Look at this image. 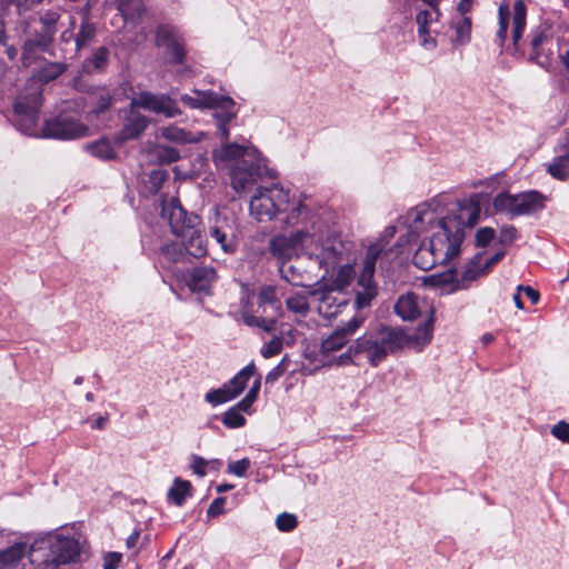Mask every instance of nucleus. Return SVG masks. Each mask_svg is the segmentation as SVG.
Instances as JSON below:
<instances>
[{"instance_id": "obj_1", "label": "nucleus", "mask_w": 569, "mask_h": 569, "mask_svg": "<svg viewBox=\"0 0 569 569\" xmlns=\"http://www.w3.org/2000/svg\"><path fill=\"white\" fill-rule=\"evenodd\" d=\"M308 197L284 188L278 182L258 186L249 201V214L258 222L279 223L292 231L279 234L269 242V251L278 264L306 257L313 266H332L339 246L347 241L325 228L307 203Z\"/></svg>"}, {"instance_id": "obj_2", "label": "nucleus", "mask_w": 569, "mask_h": 569, "mask_svg": "<svg viewBox=\"0 0 569 569\" xmlns=\"http://www.w3.org/2000/svg\"><path fill=\"white\" fill-rule=\"evenodd\" d=\"M452 214V210H448L441 198H433L430 201L416 206L407 211L399 219V226H389L381 233L380 238L370 244L367 249L366 257L362 262V269L357 280L355 306L357 309H363L370 306L372 299L377 296V284L373 281L376 266L382 272L387 271V264L390 263L401 251H393L389 244L398 228L405 229L395 244L397 248L403 244L417 242L420 237L428 239L435 230H443L442 223Z\"/></svg>"}, {"instance_id": "obj_3", "label": "nucleus", "mask_w": 569, "mask_h": 569, "mask_svg": "<svg viewBox=\"0 0 569 569\" xmlns=\"http://www.w3.org/2000/svg\"><path fill=\"white\" fill-rule=\"evenodd\" d=\"M337 252H341V256L335 253L332 266L317 267L321 273L316 274L319 278L317 288L310 289L319 315L327 319L337 317L348 306L349 296L345 289L350 286L356 273L357 256L352 243L347 241L339 246Z\"/></svg>"}, {"instance_id": "obj_4", "label": "nucleus", "mask_w": 569, "mask_h": 569, "mask_svg": "<svg viewBox=\"0 0 569 569\" xmlns=\"http://www.w3.org/2000/svg\"><path fill=\"white\" fill-rule=\"evenodd\" d=\"M80 555L79 540L58 530L36 537L28 551V558L36 569H61L77 562Z\"/></svg>"}, {"instance_id": "obj_5", "label": "nucleus", "mask_w": 569, "mask_h": 569, "mask_svg": "<svg viewBox=\"0 0 569 569\" xmlns=\"http://www.w3.org/2000/svg\"><path fill=\"white\" fill-rule=\"evenodd\" d=\"M488 196L473 193L469 198L457 202L452 214L442 223L443 230H435L428 236L427 242L432 244L435 238L449 248L448 262L459 256L460 247L465 239V228H472L480 219L481 207L487 202Z\"/></svg>"}, {"instance_id": "obj_6", "label": "nucleus", "mask_w": 569, "mask_h": 569, "mask_svg": "<svg viewBox=\"0 0 569 569\" xmlns=\"http://www.w3.org/2000/svg\"><path fill=\"white\" fill-rule=\"evenodd\" d=\"M281 313L282 306L274 286L263 284L257 293L250 292L247 287L242 288L240 316L246 326L272 332Z\"/></svg>"}, {"instance_id": "obj_7", "label": "nucleus", "mask_w": 569, "mask_h": 569, "mask_svg": "<svg viewBox=\"0 0 569 569\" xmlns=\"http://www.w3.org/2000/svg\"><path fill=\"white\" fill-rule=\"evenodd\" d=\"M402 335L396 328L382 327L376 332L358 338L338 357V363L351 361L352 355L363 353L372 366H378L389 352L401 349Z\"/></svg>"}, {"instance_id": "obj_8", "label": "nucleus", "mask_w": 569, "mask_h": 569, "mask_svg": "<svg viewBox=\"0 0 569 569\" xmlns=\"http://www.w3.org/2000/svg\"><path fill=\"white\" fill-rule=\"evenodd\" d=\"M545 196L538 191H526L518 194L508 192L498 193L492 206L497 212L505 213L510 218L533 214L545 207Z\"/></svg>"}, {"instance_id": "obj_9", "label": "nucleus", "mask_w": 569, "mask_h": 569, "mask_svg": "<svg viewBox=\"0 0 569 569\" xmlns=\"http://www.w3.org/2000/svg\"><path fill=\"white\" fill-rule=\"evenodd\" d=\"M527 8L522 0H517L513 4L512 14L507 6L499 7V29L497 31V41L502 47L507 40V31L511 20V39L513 52H522V34L526 29Z\"/></svg>"}, {"instance_id": "obj_10", "label": "nucleus", "mask_w": 569, "mask_h": 569, "mask_svg": "<svg viewBox=\"0 0 569 569\" xmlns=\"http://www.w3.org/2000/svg\"><path fill=\"white\" fill-rule=\"evenodd\" d=\"M41 106V92L34 89L26 96H19L14 101V123L20 132L38 137V111Z\"/></svg>"}, {"instance_id": "obj_11", "label": "nucleus", "mask_w": 569, "mask_h": 569, "mask_svg": "<svg viewBox=\"0 0 569 569\" xmlns=\"http://www.w3.org/2000/svg\"><path fill=\"white\" fill-rule=\"evenodd\" d=\"M156 44L163 50L170 63H181L186 57L184 39L180 31L170 24L160 26L156 34Z\"/></svg>"}, {"instance_id": "obj_12", "label": "nucleus", "mask_w": 569, "mask_h": 569, "mask_svg": "<svg viewBox=\"0 0 569 569\" xmlns=\"http://www.w3.org/2000/svg\"><path fill=\"white\" fill-rule=\"evenodd\" d=\"M131 106L142 108L169 119L182 113L178 107V102L164 93L141 92L131 100Z\"/></svg>"}, {"instance_id": "obj_13", "label": "nucleus", "mask_w": 569, "mask_h": 569, "mask_svg": "<svg viewBox=\"0 0 569 569\" xmlns=\"http://www.w3.org/2000/svg\"><path fill=\"white\" fill-rule=\"evenodd\" d=\"M88 127L72 117L61 116L44 123L42 136L46 138L71 140L87 136Z\"/></svg>"}, {"instance_id": "obj_14", "label": "nucleus", "mask_w": 569, "mask_h": 569, "mask_svg": "<svg viewBox=\"0 0 569 569\" xmlns=\"http://www.w3.org/2000/svg\"><path fill=\"white\" fill-rule=\"evenodd\" d=\"M261 176L262 166L258 157L247 164L237 162L230 170L231 187L237 193L249 192L261 179Z\"/></svg>"}, {"instance_id": "obj_15", "label": "nucleus", "mask_w": 569, "mask_h": 569, "mask_svg": "<svg viewBox=\"0 0 569 569\" xmlns=\"http://www.w3.org/2000/svg\"><path fill=\"white\" fill-rule=\"evenodd\" d=\"M395 312L405 321H413L419 317L428 318L435 315L432 305L415 292H407L398 298Z\"/></svg>"}, {"instance_id": "obj_16", "label": "nucleus", "mask_w": 569, "mask_h": 569, "mask_svg": "<svg viewBox=\"0 0 569 569\" xmlns=\"http://www.w3.org/2000/svg\"><path fill=\"white\" fill-rule=\"evenodd\" d=\"M226 141L223 140L222 146L213 151V160L217 166H228L231 169L237 162L247 164L258 157V150L254 147L227 143Z\"/></svg>"}, {"instance_id": "obj_17", "label": "nucleus", "mask_w": 569, "mask_h": 569, "mask_svg": "<svg viewBox=\"0 0 569 569\" xmlns=\"http://www.w3.org/2000/svg\"><path fill=\"white\" fill-rule=\"evenodd\" d=\"M162 217L168 220L171 231L178 237L189 228V224H201L197 214H189L179 199L170 198L162 201Z\"/></svg>"}, {"instance_id": "obj_18", "label": "nucleus", "mask_w": 569, "mask_h": 569, "mask_svg": "<svg viewBox=\"0 0 569 569\" xmlns=\"http://www.w3.org/2000/svg\"><path fill=\"white\" fill-rule=\"evenodd\" d=\"M209 233L226 253L234 252L237 248V236L233 218L216 212L209 227Z\"/></svg>"}, {"instance_id": "obj_19", "label": "nucleus", "mask_w": 569, "mask_h": 569, "mask_svg": "<svg viewBox=\"0 0 569 569\" xmlns=\"http://www.w3.org/2000/svg\"><path fill=\"white\" fill-rule=\"evenodd\" d=\"M449 248H445L442 242L435 238L432 244L422 240L413 254V263L421 270H430L437 264L448 263Z\"/></svg>"}, {"instance_id": "obj_20", "label": "nucleus", "mask_w": 569, "mask_h": 569, "mask_svg": "<svg viewBox=\"0 0 569 569\" xmlns=\"http://www.w3.org/2000/svg\"><path fill=\"white\" fill-rule=\"evenodd\" d=\"M362 317H352L345 326L337 328L321 342L320 353L329 357L347 345L350 338L363 323Z\"/></svg>"}, {"instance_id": "obj_21", "label": "nucleus", "mask_w": 569, "mask_h": 569, "mask_svg": "<svg viewBox=\"0 0 569 569\" xmlns=\"http://www.w3.org/2000/svg\"><path fill=\"white\" fill-rule=\"evenodd\" d=\"M212 117L216 121L217 131L222 140H228L230 136L229 123L237 118L238 110L236 102L228 96H217V101L213 102Z\"/></svg>"}, {"instance_id": "obj_22", "label": "nucleus", "mask_w": 569, "mask_h": 569, "mask_svg": "<svg viewBox=\"0 0 569 569\" xmlns=\"http://www.w3.org/2000/svg\"><path fill=\"white\" fill-rule=\"evenodd\" d=\"M435 315L425 318L423 322L413 331L396 328L402 335L401 349L413 348L420 351L431 342L433 336Z\"/></svg>"}, {"instance_id": "obj_23", "label": "nucleus", "mask_w": 569, "mask_h": 569, "mask_svg": "<svg viewBox=\"0 0 569 569\" xmlns=\"http://www.w3.org/2000/svg\"><path fill=\"white\" fill-rule=\"evenodd\" d=\"M440 17V11L432 12L426 9L418 10L416 14L415 21L419 44L427 51H433L438 46V41L432 34L430 27L432 23L438 22Z\"/></svg>"}, {"instance_id": "obj_24", "label": "nucleus", "mask_w": 569, "mask_h": 569, "mask_svg": "<svg viewBox=\"0 0 569 569\" xmlns=\"http://www.w3.org/2000/svg\"><path fill=\"white\" fill-rule=\"evenodd\" d=\"M139 107H132L124 119L123 127L120 132L116 136V140L119 144L127 140H133L139 138L149 126V119L141 114L137 109Z\"/></svg>"}, {"instance_id": "obj_25", "label": "nucleus", "mask_w": 569, "mask_h": 569, "mask_svg": "<svg viewBox=\"0 0 569 569\" xmlns=\"http://www.w3.org/2000/svg\"><path fill=\"white\" fill-rule=\"evenodd\" d=\"M178 238L181 239L188 257L201 258L207 254V241L201 224H189Z\"/></svg>"}, {"instance_id": "obj_26", "label": "nucleus", "mask_w": 569, "mask_h": 569, "mask_svg": "<svg viewBox=\"0 0 569 569\" xmlns=\"http://www.w3.org/2000/svg\"><path fill=\"white\" fill-rule=\"evenodd\" d=\"M530 40V47L532 52L530 53V60L543 66L547 61V46L551 41V32L549 27L539 26L532 30Z\"/></svg>"}, {"instance_id": "obj_27", "label": "nucleus", "mask_w": 569, "mask_h": 569, "mask_svg": "<svg viewBox=\"0 0 569 569\" xmlns=\"http://www.w3.org/2000/svg\"><path fill=\"white\" fill-rule=\"evenodd\" d=\"M505 256V251L500 250L490 258L478 253L471 260V263L463 271L461 281H473L478 277L486 274L499 260Z\"/></svg>"}, {"instance_id": "obj_28", "label": "nucleus", "mask_w": 569, "mask_h": 569, "mask_svg": "<svg viewBox=\"0 0 569 569\" xmlns=\"http://www.w3.org/2000/svg\"><path fill=\"white\" fill-rule=\"evenodd\" d=\"M159 137L172 143L187 144L201 141L204 133L202 131H191L170 124L159 129Z\"/></svg>"}, {"instance_id": "obj_29", "label": "nucleus", "mask_w": 569, "mask_h": 569, "mask_svg": "<svg viewBox=\"0 0 569 569\" xmlns=\"http://www.w3.org/2000/svg\"><path fill=\"white\" fill-rule=\"evenodd\" d=\"M217 279V273L212 267H198L190 273L187 283L192 291L208 293L212 283Z\"/></svg>"}, {"instance_id": "obj_30", "label": "nucleus", "mask_w": 569, "mask_h": 569, "mask_svg": "<svg viewBox=\"0 0 569 569\" xmlns=\"http://www.w3.org/2000/svg\"><path fill=\"white\" fill-rule=\"evenodd\" d=\"M218 93L212 90L192 89L190 93L180 96V101L190 109L204 110L213 107Z\"/></svg>"}, {"instance_id": "obj_31", "label": "nucleus", "mask_w": 569, "mask_h": 569, "mask_svg": "<svg viewBox=\"0 0 569 569\" xmlns=\"http://www.w3.org/2000/svg\"><path fill=\"white\" fill-rule=\"evenodd\" d=\"M295 341V331L291 328L282 329L279 335H273L269 341L263 343L260 349V355L264 359H270L279 355L284 345L290 346L293 345Z\"/></svg>"}, {"instance_id": "obj_32", "label": "nucleus", "mask_w": 569, "mask_h": 569, "mask_svg": "<svg viewBox=\"0 0 569 569\" xmlns=\"http://www.w3.org/2000/svg\"><path fill=\"white\" fill-rule=\"evenodd\" d=\"M310 290L295 291L286 298L287 310L290 311L296 319L306 318L310 312L309 303Z\"/></svg>"}, {"instance_id": "obj_33", "label": "nucleus", "mask_w": 569, "mask_h": 569, "mask_svg": "<svg viewBox=\"0 0 569 569\" xmlns=\"http://www.w3.org/2000/svg\"><path fill=\"white\" fill-rule=\"evenodd\" d=\"M161 258L159 260L162 268H169L170 263L176 262H186L188 260V254L183 247L182 241L177 242H167L160 247Z\"/></svg>"}, {"instance_id": "obj_34", "label": "nucleus", "mask_w": 569, "mask_h": 569, "mask_svg": "<svg viewBox=\"0 0 569 569\" xmlns=\"http://www.w3.org/2000/svg\"><path fill=\"white\" fill-rule=\"evenodd\" d=\"M29 546L27 542H16L0 551L1 569H13L20 560L28 555Z\"/></svg>"}, {"instance_id": "obj_35", "label": "nucleus", "mask_w": 569, "mask_h": 569, "mask_svg": "<svg viewBox=\"0 0 569 569\" xmlns=\"http://www.w3.org/2000/svg\"><path fill=\"white\" fill-rule=\"evenodd\" d=\"M451 28L455 30V36L451 43L456 47H463L471 41V19L466 14L451 21Z\"/></svg>"}, {"instance_id": "obj_36", "label": "nucleus", "mask_w": 569, "mask_h": 569, "mask_svg": "<svg viewBox=\"0 0 569 569\" xmlns=\"http://www.w3.org/2000/svg\"><path fill=\"white\" fill-rule=\"evenodd\" d=\"M254 375L256 366L254 362L251 361L244 368H242L229 382L224 383V386L231 392V397L236 399L239 395H241L246 389L248 381Z\"/></svg>"}, {"instance_id": "obj_37", "label": "nucleus", "mask_w": 569, "mask_h": 569, "mask_svg": "<svg viewBox=\"0 0 569 569\" xmlns=\"http://www.w3.org/2000/svg\"><path fill=\"white\" fill-rule=\"evenodd\" d=\"M191 482L181 478H176L169 488L167 498L176 506H182L186 500L191 497Z\"/></svg>"}, {"instance_id": "obj_38", "label": "nucleus", "mask_w": 569, "mask_h": 569, "mask_svg": "<svg viewBox=\"0 0 569 569\" xmlns=\"http://www.w3.org/2000/svg\"><path fill=\"white\" fill-rule=\"evenodd\" d=\"M278 270L281 278L292 283L293 286H303L306 273L311 272V270H301V268L297 263H292V261H284L279 263Z\"/></svg>"}, {"instance_id": "obj_39", "label": "nucleus", "mask_w": 569, "mask_h": 569, "mask_svg": "<svg viewBox=\"0 0 569 569\" xmlns=\"http://www.w3.org/2000/svg\"><path fill=\"white\" fill-rule=\"evenodd\" d=\"M549 174L558 180H566L569 178V148L565 149L562 153L556 156L548 164Z\"/></svg>"}, {"instance_id": "obj_40", "label": "nucleus", "mask_w": 569, "mask_h": 569, "mask_svg": "<svg viewBox=\"0 0 569 569\" xmlns=\"http://www.w3.org/2000/svg\"><path fill=\"white\" fill-rule=\"evenodd\" d=\"M109 50L106 47L98 48L90 58L82 63L86 73H94L104 70L108 64Z\"/></svg>"}, {"instance_id": "obj_41", "label": "nucleus", "mask_w": 569, "mask_h": 569, "mask_svg": "<svg viewBox=\"0 0 569 569\" xmlns=\"http://www.w3.org/2000/svg\"><path fill=\"white\" fill-rule=\"evenodd\" d=\"M60 19V14L58 11L49 10L46 11L40 20L43 24V36L38 41V46L40 47H47L53 39V36L56 33L54 26Z\"/></svg>"}, {"instance_id": "obj_42", "label": "nucleus", "mask_w": 569, "mask_h": 569, "mask_svg": "<svg viewBox=\"0 0 569 569\" xmlns=\"http://www.w3.org/2000/svg\"><path fill=\"white\" fill-rule=\"evenodd\" d=\"M118 10L124 21H134L144 12L142 0H116Z\"/></svg>"}, {"instance_id": "obj_43", "label": "nucleus", "mask_w": 569, "mask_h": 569, "mask_svg": "<svg viewBox=\"0 0 569 569\" xmlns=\"http://www.w3.org/2000/svg\"><path fill=\"white\" fill-rule=\"evenodd\" d=\"M86 150L96 158L101 160H110L116 157V151L111 146L110 141L106 138H102L92 143H88L86 146Z\"/></svg>"}, {"instance_id": "obj_44", "label": "nucleus", "mask_w": 569, "mask_h": 569, "mask_svg": "<svg viewBox=\"0 0 569 569\" xmlns=\"http://www.w3.org/2000/svg\"><path fill=\"white\" fill-rule=\"evenodd\" d=\"M96 32L97 30L93 23L89 22L88 20L82 21L76 36L77 51H80L90 44L96 37Z\"/></svg>"}, {"instance_id": "obj_45", "label": "nucleus", "mask_w": 569, "mask_h": 569, "mask_svg": "<svg viewBox=\"0 0 569 569\" xmlns=\"http://www.w3.org/2000/svg\"><path fill=\"white\" fill-rule=\"evenodd\" d=\"M152 152L161 163H172L180 159L179 150L167 144H157Z\"/></svg>"}, {"instance_id": "obj_46", "label": "nucleus", "mask_w": 569, "mask_h": 569, "mask_svg": "<svg viewBox=\"0 0 569 569\" xmlns=\"http://www.w3.org/2000/svg\"><path fill=\"white\" fill-rule=\"evenodd\" d=\"M204 399L207 402H209L211 406L216 407L221 403L228 402L230 400H233L234 398L231 397V392L229 389L223 385L222 387L218 389L210 390L206 393Z\"/></svg>"}, {"instance_id": "obj_47", "label": "nucleus", "mask_w": 569, "mask_h": 569, "mask_svg": "<svg viewBox=\"0 0 569 569\" xmlns=\"http://www.w3.org/2000/svg\"><path fill=\"white\" fill-rule=\"evenodd\" d=\"M221 421L227 428L237 429L243 427L247 420L240 411L231 407L222 415Z\"/></svg>"}, {"instance_id": "obj_48", "label": "nucleus", "mask_w": 569, "mask_h": 569, "mask_svg": "<svg viewBox=\"0 0 569 569\" xmlns=\"http://www.w3.org/2000/svg\"><path fill=\"white\" fill-rule=\"evenodd\" d=\"M167 179L168 173L166 170L154 169L149 173L148 179L146 181V187L149 190V192L157 193L161 189L163 182Z\"/></svg>"}, {"instance_id": "obj_49", "label": "nucleus", "mask_w": 569, "mask_h": 569, "mask_svg": "<svg viewBox=\"0 0 569 569\" xmlns=\"http://www.w3.org/2000/svg\"><path fill=\"white\" fill-rule=\"evenodd\" d=\"M66 71V66L59 62H51L46 64L40 71V80L49 82L54 80Z\"/></svg>"}, {"instance_id": "obj_50", "label": "nucleus", "mask_w": 569, "mask_h": 569, "mask_svg": "<svg viewBox=\"0 0 569 569\" xmlns=\"http://www.w3.org/2000/svg\"><path fill=\"white\" fill-rule=\"evenodd\" d=\"M289 359L287 356H284L281 361L272 368L266 376V383L273 385L277 382L280 377L284 375V372L288 370L289 367Z\"/></svg>"}, {"instance_id": "obj_51", "label": "nucleus", "mask_w": 569, "mask_h": 569, "mask_svg": "<svg viewBox=\"0 0 569 569\" xmlns=\"http://www.w3.org/2000/svg\"><path fill=\"white\" fill-rule=\"evenodd\" d=\"M298 525L297 518L292 513H280L276 519L277 528L282 532L292 531Z\"/></svg>"}, {"instance_id": "obj_52", "label": "nucleus", "mask_w": 569, "mask_h": 569, "mask_svg": "<svg viewBox=\"0 0 569 569\" xmlns=\"http://www.w3.org/2000/svg\"><path fill=\"white\" fill-rule=\"evenodd\" d=\"M251 466V461L248 458L230 462L227 468V472L236 477H244L248 469Z\"/></svg>"}, {"instance_id": "obj_53", "label": "nucleus", "mask_w": 569, "mask_h": 569, "mask_svg": "<svg viewBox=\"0 0 569 569\" xmlns=\"http://www.w3.org/2000/svg\"><path fill=\"white\" fill-rule=\"evenodd\" d=\"M551 435L562 442L569 443V423L559 421L552 427Z\"/></svg>"}, {"instance_id": "obj_54", "label": "nucleus", "mask_w": 569, "mask_h": 569, "mask_svg": "<svg viewBox=\"0 0 569 569\" xmlns=\"http://www.w3.org/2000/svg\"><path fill=\"white\" fill-rule=\"evenodd\" d=\"M518 238V231L513 226L507 224L500 229L499 241L510 244Z\"/></svg>"}, {"instance_id": "obj_55", "label": "nucleus", "mask_w": 569, "mask_h": 569, "mask_svg": "<svg viewBox=\"0 0 569 569\" xmlns=\"http://www.w3.org/2000/svg\"><path fill=\"white\" fill-rule=\"evenodd\" d=\"M495 230L489 227L480 228L476 233V243L480 247H486L493 238Z\"/></svg>"}, {"instance_id": "obj_56", "label": "nucleus", "mask_w": 569, "mask_h": 569, "mask_svg": "<svg viewBox=\"0 0 569 569\" xmlns=\"http://www.w3.org/2000/svg\"><path fill=\"white\" fill-rule=\"evenodd\" d=\"M122 561V555L119 552H108L103 557V569H118Z\"/></svg>"}, {"instance_id": "obj_57", "label": "nucleus", "mask_w": 569, "mask_h": 569, "mask_svg": "<svg viewBox=\"0 0 569 569\" xmlns=\"http://www.w3.org/2000/svg\"><path fill=\"white\" fill-rule=\"evenodd\" d=\"M224 502H226V498H222V497H219V498H216L209 506L208 510H207V516L208 517H211V518H214L217 516H220L224 512Z\"/></svg>"}, {"instance_id": "obj_58", "label": "nucleus", "mask_w": 569, "mask_h": 569, "mask_svg": "<svg viewBox=\"0 0 569 569\" xmlns=\"http://www.w3.org/2000/svg\"><path fill=\"white\" fill-rule=\"evenodd\" d=\"M207 465H208V461L204 458H202L200 456H193L191 468H192V471L196 475H198L199 477L206 476Z\"/></svg>"}, {"instance_id": "obj_59", "label": "nucleus", "mask_w": 569, "mask_h": 569, "mask_svg": "<svg viewBox=\"0 0 569 569\" xmlns=\"http://www.w3.org/2000/svg\"><path fill=\"white\" fill-rule=\"evenodd\" d=\"M256 400L257 399H254L252 396L246 395V397L242 400H240L237 405H234L233 408L240 411L241 413H249L250 408Z\"/></svg>"}, {"instance_id": "obj_60", "label": "nucleus", "mask_w": 569, "mask_h": 569, "mask_svg": "<svg viewBox=\"0 0 569 569\" xmlns=\"http://www.w3.org/2000/svg\"><path fill=\"white\" fill-rule=\"evenodd\" d=\"M452 279H453L452 271L446 272L440 276H431L430 277V280L432 281L433 284L447 283V282H450Z\"/></svg>"}, {"instance_id": "obj_61", "label": "nucleus", "mask_w": 569, "mask_h": 569, "mask_svg": "<svg viewBox=\"0 0 569 569\" xmlns=\"http://www.w3.org/2000/svg\"><path fill=\"white\" fill-rule=\"evenodd\" d=\"M518 290H523L532 303H537L539 301V292L533 288L519 286Z\"/></svg>"}, {"instance_id": "obj_62", "label": "nucleus", "mask_w": 569, "mask_h": 569, "mask_svg": "<svg viewBox=\"0 0 569 569\" xmlns=\"http://www.w3.org/2000/svg\"><path fill=\"white\" fill-rule=\"evenodd\" d=\"M260 387H261V376L257 375V377L253 380V383L247 395L252 396L254 399H257L258 393L260 391Z\"/></svg>"}, {"instance_id": "obj_63", "label": "nucleus", "mask_w": 569, "mask_h": 569, "mask_svg": "<svg viewBox=\"0 0 569 569\" xmlns=\"http://www.w3.org/2000/svg\"><path fill=\"white\" fill-rule=\"evenodd\" d=\"M140 539V531L136 530L133 531L128 538H127V541H126V545H127V548L128 549H133L137 547L138 545V541Z\"/></svg>"}, {"instance_id": "obj_64", "label": "nucleus", "mask_w": 569, "mask_h": 569, "mask_svg": "<svg viewBox=\"0 0 569 569\" xmlns=\"http://www.w3.org/2000/svg\"><path fill=\"white\" fill-rule=\"evenodd\" d=\"M473 0H460L457 10L460 14H466L471 10Z\"/></svg>"}]
</instances>
